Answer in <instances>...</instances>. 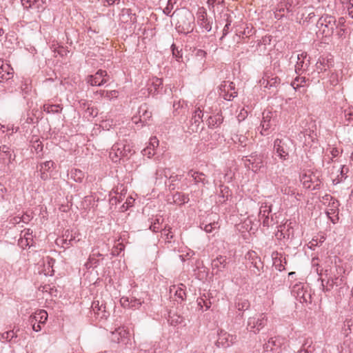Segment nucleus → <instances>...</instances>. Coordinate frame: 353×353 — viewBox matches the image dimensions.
<instances>
[{
  "label": "nucleus",
  "mask_w": 353,
  "mask_h": 353,
  "mask_svg": "<svg viewBox=\"0 0 353 353\" xmlns=\"http://www.w3.org/2000/svg\"><path fill=\"white\" fill-rule=\"evenodd\" d=\"M134 153L133 146L130 141L123 140L114 143L109 153V157L112 161L117 163L122 158H129Z\"/></svg>",
  "instance_id": "1"
},
{
  "label": "nucleus",
  "mask_w": 353,
  "mask_h": 353,
  "mask_svg": "<svg viewBox=\"0 0 353 353\" xmlns=\"http://www.w3.org/2000/svg\"><path fill=\"white\" fill-rule=\"evenodd\" d=\"M294 147V141L288 137H284L274 141L273 151L280 160L285 161L289 159L290 153Z\"/></svg>",
  "instance_id": "2"
},
{
  "label": "nucleus",
  "mask_w": 353,
  "mask_h": 353,
  "mask_svg": "<svg viewBox=\"0 0 353 353\" xmlns=\"http://www.w3.org/2000/svg\"><path fill=\"white\" fill-rule=\"evenodd\" d=\"M343 23V18H340L337 21L334 17L325 14L319 19L316 26L322 32L323 36L327 37L332 36L339 26Z\"/></svg>",
  "instance_id": "3"
},
{
  "label": "nucleus",
  "mask_w": 353,
  "mask_h": 353,
  "mask_svg": "<svg viewBox=\"0 0 353 353\" xmlns=\"http://www.w3.org/2000/svg\"><path fill=\"white\" fill-rule=\"evenodd\" d=\"M334 67V59L331 54H323L319 57L316 64L315 70L312 72V75L317 74L316 82H319L320 79H325V74L330 72Z\"/></svg>",
  "instance_id": "4"
},
{
  "label": "nucleus",
  "mask_w": 353,
  "mask_h": 353,
  "mask_svg": "<svg viewBox=\"0 0 353 353\" xmlns=\"http://www.w3.org/2000/svg\"><path fill=\"white\" fill-rule=\"evenodd\" d=\"M194 17L192 12L185 10L181 13L176 25V29L181 34H187L193 31Z\"/></svg>",
  "instance_id": "5"
},
{
  "label": "nucleus",
  "mask_w": 353,
  "mask_h": 353,
  "mask_svg": "<svg viewBox=\"0 0 353 353\" xmlns=\"http://www.w3.org/2000/svg\"><path fill=\"white\" fill-rule=\"evenodd\" d=\"M301 181L306 189L316 190L321 188V181L319 173L309 171L301 175Z\"/></svg>",
  "instance_id": "6"
},
{
  "label": "nucleus",
  "mask_w": 353,
  "mask_h": 353,
  "mask_svg": "<svg viewBox=\"0 0 353 353\" xmlns=\"http://www.w3.org/2000/svg\"><path fill=\"white\" fill-rule=\"evenodd\" d=\"M245 166L253 172H258L263 166V157L256 153H252L250 156L243 158Z\"/></svg>",
  "instance_id": "7"
},
{
  "label": "nucleus",
  "mask_w": 353,
  "mask_h": 353,
  "mask_svg": "<svg viewBox=\"0 0 353 353\" xmlns=\"http://www.w3.org/2000/svg\"><path fill=\"white\" fill-rule=\"evenodd\" d=\"M267 324V318L264 314L257 317H250L248 321L247 330L254 334L258 333Z\"/></svg>",
  "instance_id": "8"
},
{
  "label": "nucleus",
  "mask_w": 353,
  "mask_h": 353,
  "mask_svg": "<svg viewBox=\"0 0 353 353\" xmlns=\"http://www.w3.org/2000/svg\"><path fill=\"white\" fill-rule=\"evenodd\" d=\"M110 76L103 70H99L94 74L87 77V83L92 86H101L108 82Z\"/></svg>",
  "instance_id": "9"
},
{
  "label": "nucleus",
  "mask_w": 353,
  "mask_h": 353,
  "mask_svg": "<svg viewBox=\"0 0 353 353\" xmlns=\"http://www.w3.org/2000/svg\"><path fill=\"white\" fill-rule=\"evenodd\" d=\"M15 159V154L12 150L6 145L0 146V161L6 165V172L11 171L10 164Z\"/></svg>",
  "instance_id": "10"
},
{
  "label": "nucleus",
  "mask_w": 353,
  "mask_h": 353,
  "mask_svg": "<svg viewBox=\"0 0 353 353\" xmlns=\"http://www.w3.org/2000/svg\"><path fill=\"white\" fill-rule=\"evenodd\" d=\"M236 340V336L235 335L230 334L221 330L218 332V339L215 344L218 347L227 348L232 345Z\"/></svg>",
  "instance_id": "11"
},
{
  "label": "nucleus",
  "mask_w": 353,
  "mask_h": 353,
  "mask_svg": "<svg viewBox=\"0 0 353 353\" xmlns=\"http://www.w3.org/2000/svg\"><path fill=\"white\" fill-rule=\"evenodd\" d=\"M291 294L301 303L307 302V296H309L304 284L302 283H295L292 288Z\"/></svg>",
  "instance_id": "12"
},
{
  "label": "nucleus",
  "mask_w": 353,
  "mask_h": 353,
  "mask_svg": "<svg viewBox=\"0 0 353 353\" xmlns=\"http://www.w3.org/2000/svg\"><path fill=\"white\" fill-rule=\"evenodd\" d=\"M283 344V339L280 337H272L263 345L265 352L279 353L281 346Z\"/></svg>",
  "instance_id": "13"
},
{
  "label": "nucleus",
  "mask_w": 353,
  "mask_h": 353,
  "mask_svg": "<svg viewBox=\"0 0 353 353\" xmlns=\"http://www.w3.org/2000/svg\"><path fill=\"white\" fill-rule=\"evenodd\" d=\"M310 65V59L307 58L306 53H301L297 56V61L295 65L296 73L301 75L305 72Z\"/></svg>",
  "instance_id": "14"
},
{
  "label": "nucleus",
  "mask_w": 353,
  "mask_h": 353,
  "mask_svg": "<svg viewBox=\"0 0 353 353\" xmlns=\"http://www.w3.org/2000/svg\"><path fill=\"white\" fill-rule=\"evenodd\" d=\"M339 202L336 199H332L328 205V208L326 211V214L333 224L338 222L339 217Z\"/></svg>",
  "instance_id": "15"
},
{
  "label": "nucleus",
  "mask_w": 353,
  "mask_h": 353,
  "mask_svg": "<svg viewBox=\"0 0 353 353\" xmlns=\"http://www.w3.org/2000/svg\"><path fill=\"white\" fill-rule=\"evenodd\" d=\"M129 334V332L124 327H119L111 332V340L117 343H126L128 340Z\"/></svg>",
  "instance_id": "16"
},
{
  "label": "nucleus",
  "mask_w": 353,
  "mask_h": 353,
  "mask_svg": "<svg viewBox=\"0 0 353 353\" xmlns=\"http://www.w3.org/2000/svg\"><path fill=\"white\" fill-rule=\"evenodd\" d=\"M188 176L192 179L194 184L196 185L201 184L204 186L209 183L205 174L199 171L190 170L188 172Z\"/></svg>",
  "instance_id": "17"
},
{
  "label": "nucleus",
  "mask_w": 353,
  "mask_h": 353,
  "mask_svg": "<svg viewBox=\"0 0 353 353\" xmlns=\"http://www.w3.org/2000/svg\"><path fill=\"white\" fill-rule=\"evenodd\" d=\"M13 77V69L8 63L0 59V82L9 80Z\"/></svg>",
  "instance_id": "18"
},
{
  "label": "nucleus",
  "mask_w": 353,
  "mask_h": 353,
  "mask_svg": "<svg viewBox=\"0 0 353 353\" xmlns=\"http://www.w3.org/2000/svg\"><path fill=\"white\" fill-rule=\"evenodd\" d=\"M163 88V81L157 77H152L148 83V90L149 94L154 95L158 94Z\"/></svg>",
  "instance_id": "19"
},
{
  "label": "nucleus",
  "mask_w": 353,
  "mask_h": 353,
  "mask_svg": "<svg viewBox=\"0 0 353 353\" xmlns=\"http://www.w3.org/2000/svg\"><path fill=\"white\" fill-rule=\"evenodd\" d=\"M120 302L123 307H128L132 309L139 308L142 304L141 300L134 297L129 298L126 296H123L121 298Z\"/></svg>",
  "instance_id": "20"
},
{
  "label": "nucleus",
  "mask_w": 353,
  "mask_h": 353,
  "mask_svg": "<svg viewBox=\"0 0 353 353\" xmlns=\"http://www.w3.org/2000/svg\"><path fill=\"white\" fill-rule=\"evenodd\" d=\"M273 121H272V112H263V119L261 122V134H265V132H268L272 126Z\"/></svg>",
  "instance_id": "21"
},
{
  "label": "nucleus",
  "mask_w": 353,
  "mask_h": 353,
  "mask_svg": "<svg viewBox=\"0 0 353 353\" xmlns=\"http://www.w3.org/2000/svg\"><path fill=\"white\" fill-rule=\"evenodd\" d=\"M228 264V259L224 256H219L212 261V267L213 270H216L215 274L218 272L223 271Z\"/></svg>",
  "instance_id": "22"
},
{
  "label": "nucleus",
  "mask_w": 353,
  "mask_h": 353,
  "mask_svg": "<svg viewBox=\"0 0 353 353\" xmlns=\"http://www.w3.org/2000/svg\"><path fill=\"white\" fill-rule=\"evenodd\" d=\"M261 85L264 88H270L276 87L281 83V79L278 77H270L265 74L260 81Z\"/></svg>",
  "instance_id": "23"
},
{
  "label": "nucleus",
  "mask_w": 353,
  "mask_h": 353,
  "mask_svg": "<svg viewBox=\"0 0 353 353\" xmlns=\"http://www.w3.org/2000/svg\"><path fill=\"white\" fill-rule=\"evenodd\" d=\"M159 145V140L157 137H152L150 139L149 145L142 150V154L147 156L148 158L152 157L155 154V148Z\"/></svg>",
  "instance_id": "24"
},
{
  "label": "nucleus",
  "mask_w": 353,
  "mask_h": 353,
  "mask_svg": "<svg viewBox=\"0 0 353 353\" xmlns=\"http://www.w3.org/2000/svg\"><path fill=\"white\" fill-rule=\"evenodd\" d=\"M223 122V117L221 112L210 116L207 120V124L210 128H219Z\"/></svg>",
  "instance_id": "25"
},
{
  "label": "nucleus",
  "mask_w": 353,
  "mask_h": 353,
  "mask_svg": "<svg viewBox=\"0 0 353 353\" xmlns=\"http://www.w3.org/2000/svg\"><path fill=\"white\" fill-rule=\"evenodd\" d=\"M138 114L139 117V121L142 123L143 125H145L148 120H149L152 117V113L148 110V108L145 104L139 107Z\"/></svg>",
  "instance_id": "26"
},
{
  "label": "nucleus",
  "mask_w": 353,
  "mask_h": 353,
  "mask_svg": "<svg viewBox=\"0 0 353 353\" xmlns=\"http://www.w3.org/2000/svg\"><path fill=\"white\" fill-rule=\"evenodd\" d=\"M48 319V313L43 310H41L35 312V314L30 316V323H39L45 324Z\"/></svg>",
  "instance_id": "27"
},
{
  "label": "nucleus",
  "mask_w": 353,
  "mask_h": 353,
  "mask_svg": "<svg viewBox=\"0 0 353 353\" xmlns=\"http://www.w3.org/2000/svg\"><path fill=\"white\" fill-rule=\"evenodd\" d=\"M46 0H21L22 6L25 9L30 8L40 9L43 8V5L46 3Z\"/></svg>",
  "instance_id": "28"
},
{
  "label": "nucleus",
  "mask_w": 353,
  "mask_h": 353,
  "mask_svg": "<svg viewBox=\"0 0 353 353\" xmlns=\"http://www.w3.org/2000/svg\"><path fill=\"white\" fill-rule=\"evenodd\" d=\"M185 289V285L181 283L176 288V286H172V288L170 289V291L172 292L175 290L174 296L177 297L181 301H183L186 299Z\"/></svg>",
  "instance_id": "29"
},
{
  "label": "nucleus",
  "mask_w": 353,
  "mask_h": 353,
  "mask_svg": "<svg viewBox=\"0 0 353 353\" xmlns=\"http://www.w3.org/2000/svg\"><path fill=\"white\" fill-rule=\"evenodd\" d=\"M236 307L239 311H245L250 308V304L248 299L243 296H238L235 302Z\"/></svg>",
  "instance_id": "30"
},
{
  "label": "nucleus",
  "mask_w": 353,
  "mask_h": 353,
  "mask_svg": "<svg viewBox=\"0 0 353 353\" xmlns=\"http://www.w3.org/2000/svg\"><path fill=\"white\" fill-rule=\"evenodd\" d=\"M203 116L204 114L200 108H196L190 119L192 125L194 124L195 126L198 128L199 124L203 121Z\"/></svg>",
  "instance_id": "31"
},
{
  "label": "nucleus",
  "mask_w": 353,
  "mask_h": 353,
  "mask_svg": "<svg viewBox=\"0 0 353 353\" xmlns=\"http://www.w3.org/2000/svg\"><path fill=\"white\" fill-rule=\"evenodd\" d=\"M168 322L172 326H176L183 322V317L175 312H170L168 314Z\"/></svg>",
  "instance_id": "32"
},
{
  "label": "nucleus",
  "mask_w": 353,
  "mask_h": 353,
  "mask_svg": "<svg viewBox=\"0 0 353 353\" xmlns=\"http://www.w3.org/2000/svg\"><path fill=\"white\" fill-rule=\"evenodd\" d=\"M309 81V79L305 77H301L299 75L296 77L294 80L291 83V85L294 88V90H297L299 88L307 86Z\"/></svg>",
  "instance_id": "33"
},
{
  "label": "nucleus",
  "mask_w": 353,
  "mask_h": 353,
  "mask_svg": "<svg viewBox=\"0 0 353 353\" xmlns=\"http://www.w3.org/2000/svg\"><path fill=\"white\" fill-rule=\"evenodd\" d=\"M248 255L249 256V259L252 258L253 259L252 264L254 265V268L256 270H253V272L256 275L259 274L260 266L262 265V262L261 261V259L257 257L256 253L253 251L249 252L248 253Z\"/></svg>",
  "instance_id": "34"
},
{
  "label": "nucleus",
  "mask_w": 353,
  "mask_h": 353,
  "mask_svg": "<svg viewBox=\"0 0 353 353\" xmlns=\"http://www.w3.org/2000/svg\"><path fill=\"white\" fill-rule=\"evenodd\" d=\"M199 24L207 32H210L212 30V22L207 18L205 12L202 13L199 17Z\"/></svg>",
  "instance_id": "35"
},
{
  "label": "nucleus",
  "mask_w": 353,
  "mask_h": 353,
  "mask_svg": "<svg viewBox=\"0 0 353 353\" xmlns=\"http://www.w3.org/2000/svg\"><path fill=\"white\" fill-rule=\"evenodd\" d=\"M326 78L327 79L326 84H329L330 86H335L339 83L338 74L332 70L325 74Z\"/></svg>",
  "instance_id": "36"
},
{
  "label": "nucleus",
  "mask_w": 353,
  "mask_h": 353,
  "mask_svg": "<svg viewBox=\"0 0 353 353\" xmlns=\"http://www.w3.org/2000/svg\"><path fill=\"white\" fill-rule=\"evenodd\" d=\"M198 308L202 311L208 310L211 306V302L206 298L205 295L199 297L196 300Z\"/></svg>",
  "instance_id": "37"
},
{
  "label": "nucleus",
  "mask_w": 353,
  "mask_h": 353,
  "mask_svg": "<svg viewBox=\"0 0 353 353\" xmlns=\"http://www.w3.org/2000/svg\"><path fill=\"white\" fill-rule=\"evenodd\" d=\"M102 254L100 253H93L92 255L89 256L88 261L85 263V265L87 269L94 268L99 265V261L96 258V256H101Z\"/></svg>",
  "instance_id": "38"
},
{
  "label": "nucleus",
  "mask_w": 353,
  "mask_h": 353,
  "mask_svg": "<svg viewBox=\"0 0 353 353\" xmlns=\"http://www.w3.org/2000/svg\"><path fill=\"white\" fill-rule=\"evenodd\" d=\"M70 176L75 182L81 183L84 179L85 174L81 170L73 168L70 171Z\"/></svg>",
  "instance_id": "39"
},
{
  "label": "nucleus",
  "mask_w": 353,
  "mask_h": 353,
  "mask_svg": "<svg viewBox=\"0 0 353 353\" xmlns=\"http://www.w3.org/2000/svg\"><path fill=\"white\" fill-rule=\"evenodd\" d=\"M312 343L313 341L312 339H305L299 353H312L314 350V347H312Z\"/></svg>",
  "instance_id": "40"
},
{
  "label": "nucleus",
  "mask_w": 353,
  "mask_h": 353,
  "mask_svg": "<svg viewBox=\"0 0 353 353\" xmlns=\"http://www.w3.org/2000/svg\"><path fill=\"white\" fill-rule=\"evenodd\" d=\"M43 111L47 113H59L62 110V107L59 104H44Z\"/></svg>",
  "instance_id": "41"
},
{
  "label": "nucleus",
  "mask_w": 353,
  "mask_h": 353,
  "mask_svg": "<svg viewBox=\"0 0 353 353\" xmlns=\"http://www.w3.org/2000/svg\"><path fill=\"white\" fill-rule=\"evenodd\" d=\"M173 201L175 203L181 205L188 203L189 197L184 194L176 192L173 195Z\"/></svg>",
  "instance_id": "42"
},
{
  "label": "nucleus",
  "mask_w": 353,
  "mask_h": 353,
  "mask_svg": "<svg viewBox=\"0 0 353 353\" xmlns=\"http://www.w3.org/2000/svg\"><path fill=\"white\" fill-rule=\"evenodd\" d=\"M1 337V339L6 340L8 342H11L17 337V335L14 330H9L2 333Z\"/></svg>",
  "instance_id": "43"
},
{
  "label": "nucleus",
  "mask_w": 353,
  "mask_h": 353,
  "mask_svg": "<svg viewBox=\"0 0 353 353\" xmlns=\"http://www.w3.org/2000/svg\"><path fill=\"white\" fill-rule=\"evenodd\" d=\"M224 17H226V23L223 29V34L220 38L221 41L223 40V39L230 32V28L232 23V19L228 14H225Z\"/></svg>",
  "instance_id": "44"
},
{
  "label": "nucleus",
  "mask_w": 353,
  "mask_h": 353,
  "mask_svg": "<svg viewBox=\"0 0 353 353\" xmlns=\"http://www.w3.org/2000/svg\"><path fill=\"white\" fill-rule=\"evenodd\" d=\"M219 94L225 100L227 101H232L234 97H237V92H230L228 90H225V92L224 90H219Z\"/></svg>",
  "instance_id": "45"
},
{
  "label": "nucleus",
  "mask_w": 353,
  "mask_h": 353,
  "mask_svg": "<svg viewBox=\"0 0 353 353\" xmlns=\"http://www.w3.org/2000/svg\"><path fill=\"white\" fill-rule=\"evenodd\" d=\"M219 90H225L234 92L235 91V84L233 82L223 81L219 86Z\"/></svg>",
  "instance_id": "46"
},
{
  "label": "nucleus",
  "mask_w": 353,
  "mask_h": 353,
  "mask_svg": "<svg viewBox=\"0 0 353 353\" xmlns=\"http://www.w3.org/2000/svg\"><path fill=\"white\" fill-rule=\"evenodd\" d=\"M92 308L94 313L99 314L100 312H105V306L103 305V303L99 304V301H94L92 304Z\"/></svg>",
  "instance_id": "47"
},
{
  "label": "nucleus",
  "mask_w": 353,
  "mask_h": 353,
  "mask_svg": "<svg viewBox=\"0 0 353 353\" xmlns=\"http://www.w3.org/2000/svg\"><path fill=\"white\" fill-rule=\"evenodd\" d=\"M285 10V8H283V7L276 8L274 12V18L276 19L277 20L281 19L284 17L283 13H284ZM286 10L288 12H292V10H290V8H286Z\"/></svg>",
  "instance_id": "48"
},
{
  "label": "nucleus",
  "mask_w": 353,
  "mask_h": 353,
  "mask_svg": "<svg viewBox=\"0 0 353 353\" xmlns=\"http://www.w3.org/2000/svg\"><path fill=\"white\" fill-rule=\"evenodd\" d=\"M272 212L271 206L261 205L259 210V218L268 216L269 214Z\"/></svg>",
  "instance_id": "49"
},
{
  "label": "nucleus",
  "mask_w": 353,
  "mask_h": 353,
  "mask_svg": "<svg viewBox=\"0 0 353 353\" xmlns=\"http://www.w3.org/2000/svg\"><path fill=\"white\" fill-rule=\"evenodd\" d=\"M236 143H239L242 147H245L247 145L248 138L244 135H236L233 139Z\"/></svg>",
  "instance_id": "50"
},
{
  "label": "nucleus",
  "mask_w": 353,
  "mask_h": 353,
  "mask_svg": "<svg viewBox=\"0 0 353 353\" xmlns=\"http://www.w3.org/2000/svg\"><path fill=\"white\" fill-rule=\"evenodd\" d=\"M64 239H63V243L66 245H72L73 241H77L75 238L72 236V234H70L68 231H66L65 235L63 236Z\"/></svg>",
  "instance_id": "51"
},
{
  "label": "nucleus",
  "mask_w": 353,
  "mask_h": 353,
  "mask_svg": "<svg viewBox=\"0 0 353 353\" xmlns=\"http://www.w3.org/2000/svg\"><path fill=\"white\" fill-rule=\"evenodd\" d=\"M32 148L35 150L37 154H39L42 152L43 145L42 144V142L39 139H36L35 141H32Z\"/></svg>",
  "instance_id": "52"
},
{
  "label": "nucleus",
  "mask_w": 353,
  "mask_h": 353,
  "mask_svg": "<svg viewBox=\"0 0 353 353\" xmlns=\"http://www.w3.org/2000/svg\"><path fill=\"white\" fill-rule=\"evenodd\" d=\"M260 221H262V224L263 227L268 228L274 223V220L272 218H270L268 216L265 217H260L259 218Z\"/></svg>",
  "instance_id": "53"
},
{
  "label": "nucleus",
  "mask_w": 353,
  "mask_h": 353,
  "mask_svg": "<svg viewBox=\"0 0 353 353\" xmlns=\"http://www.w3.org/2000/svg\"><path fill=\"white\" fill-rule=\"evenodd\" d=\"M162 234L165 236V240L168 242H170L171 239H173L174 235L172 232H171V228H169L168 229L166 228V227L162 230Z\"/></svg>",
  "instance_id": "54"
},
{
  "label": "nucleus",
  "mask_w": 353,
  "mask_h": 353,
  "mask_svg": "<svg viewBox=\"0 0 353 353\" xmlns=\"http://www.w3.org/2000/svg\"><path fill=\"white\" fill-rule=\"evenodd\" d=\"M54 165V162L52 161H47L40 165V171H49L51 168Z\"/></svg>",
  "instance_id": "55"
},
{
  "label": "nucleus",
  "mask_w": 353,
  "mask_h": 353,
  "mask_svg": "<svg viewBox=\"0 0 353 353\" xmlns=\"http://www.w3.org/2000/svg\"><path fill=\"white\" fill-rule=\"evenodd\" d=\"M334 286V282L333 280H327L325 283H324V281L322 280V288L324 292H329L330 291Z\"/></svg>",
  "instance_id": "56"
},
{
  "label": "nucleus",
  "mask_w": 353,
  "mask_h": 353,
  "mask_svg": "<svg viewBox=\"0 0 353 353\" xmlns=\"http://www.w3.org/2000/svg\"><path fill=\"white\" fill-rule=\"evenodd\" d=\"M124 250V245L122 243H118L117 245L114 246L112 250V254L113 256H118Z\"/></svg>",
  "instance_id": "57"
},
{
  "label": "nucleus",
  "mask_w": 353,
  "mask_h": 353,
  "mask_svg": "<svg viewBox=\"0 0 353 353\" xmlns=\"http://www.w3.org/2000/svg\"><path fill=\"white\" fill-rule=\"evenodd\" d=\"M123 194L121 192L118 196H112L110 199V202L114 205H117L119 203H121L123 199Z\"/></svg>",
  "instance_id": "58"
},
{
  "label": "nucleus",
  "mask_w": 353,
  "mask_h": 353,
  "mask_svg": "<svg viewBox=\"0 0 353 353\" xmlns=\"http://www.w3.org/2000/svg\"><path fill=\"white\" fill-rule=\"evenodd\" d=\"M134 203V199L132 197H129L127 199L125 203L121 206V210L125 211L128 209L129 207L132 206Z\"/></svg>",
  "instance_id": "59"
},
{
  "label": "nucleus",
  "mask_w": 353,
  "mask_h": 353,
  "mask_svg": "<svg viewBox=\"0 0 353 353\" xmlns=\"http://www.w3.org/2000/svg\"><path fill=\"white\" fill-rule=\"evenodd\" d=\"M159 219H156L153 223L150 226V230L154 232H158L160 230L159 226Z\"/></svg>",
  "instance_id": "60"
},
{
  "label": "nucleus",
  "mask_w": 353,
  "mask_h": 353,
  "mask_svg": "<svg viewBox=\"0 0 353 353\" xmlns=\"http://www.w3.org/2000/svg\"><path fill=\"white\" fill-rule=\"evenodd\" d=\"M344 116L347 121H353V109L345 110L344 111Z\"/></svg>",
  "instance_id": "61"
},
{
  "label": "nucleus",
  "mask_w": 353,
  "mask_h": 353,
  "mask_svg": "<svg viewBox=\"0 0 353 353\" xmlns=\"http://www.w3.org/2000/svg\"><path fill=\"white\" fill-rule=\"evenodd\" d=\"M281 191L284 194L287 195H292L294 194V190L292 189L290 187L288 186H283L281 188Z\"/></svg>",
  "instance_id": "62"
},
{
  "label": "nucleus",
  "mask_w": 353,
  "mask_h": 353,
  "mask_svg": "<svg viewBox=\"0 0 353 353\" xmlns=\"http://www.w3.org/2000/svg\"><path fill=\"white\" fill-rule=\"evenodd\" d=\"M307 136L308 137V139H310V132L307 130H305V131L301 132L299 134L298 137L300 141H302L303 138H304L305 142H306L307 141V139H306Z\"/></svg>",
  "instance_id": "63"
},
{
  "label": "nucleus",
  "mask_w": 353,
  "mask_h": 353,
  "mask_svg": "<svg viewBox=\"0 0 353 353\" xmlns=\"http://www.w3.org/2000/svg\"><path fill=\"white\" fill-rule=\"evenodd\" d=\"M279 228L280 229H279L277 232L276 233V236L279 239H281L283 238L284 239L285 236L284 233L283 232V228H285V225H280Z\"/></svg>",
  "instance_id": "64"
}]
</instances>
